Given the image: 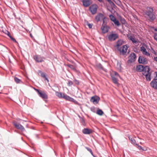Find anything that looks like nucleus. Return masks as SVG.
<instances>
[{"mask_svg":"<svg viewBox=\"0 0 157 157\" xmlns=\"http://www.w3.org/2000/svg\"><path fill=\"white\" fill-rule=\"evenodd\" d=\"M119 37L118 34L116 33H112L108 36V40L110 41H113L117 39Z\"/></svg>","mask_w":157,"mask_h":157,"instance_id":"nucleus-3","label":"nucleus"},{"mask_svg":"<svg viewBox=\"0 0 157 157\" xmlns=\"http://www.w3.org/2000/svg\"><path fill=\"white\" fill-rule=\"evenodd\" d=\"M83 122H84V120H83Z\"/></svg>","mask_w":157,"mask_h":157,"instance_id":"nucleus-48","label":"nucleus"},{"mask_svg":"<svg viewBox=\"0 0 157 157\" xmlns=\"http://www.w3.org/2000/svg\"><path fill=\"white\" fill-rule=\"evenodd\" d=\"M109 27L106 25H102L101 27V29L102 32L104 33H105L108 32Z\"/></svg>","mask_w":157,"mask_h":157,"instance_id":"nucleus-15","label":"nucleus"},{"mask_svg":"<svg viewBox=\"0 0 157 157\" xmlns=\"http://www.w3.org/2000/svg\"><path fill=\"white\" fill-rule=\"evenodd\" d=\"M127 36L128 39L129 40H131V39L132 38V37H133L134 36H132L130 34H127Z\"/></svg>","mask_w":157,"mask_h":157,"instance_id":"nucleus-33","label":"nucleus"},{"mask_svg":"<svg viewBox=\"0 0 157 157\" xmlns=\"http://www.w3.org/2000/svg\"><path fill=\"white\" fill-rule=\"evenodd\" d=\"M154 37L155 40L157 41V33H155L154 35Z\"/></svg>","mask_w":157,"mask_h":157,"instance_id":"nucleus-39","label":"nucleus"},{"mask_svg":"<svg viewBox=\"0 0 157 157\" xmlns=\"http://www.w3.org/2000/svg\"><path fill=\"white\" fill-rule=\"evenodd\" d=\"M104 17V15L103 14L99 13L95 17V18L96 21L98 22L100 21L101 19H102Z\"/></svg>","mask_w":157,"mask_h":157,"instance_id":"nucleus-13","label":"nucleus"},{"mask_svg":"<svg viewBox=\"0 0 157 157\" xmlns=\"http://www.w3.org/2000/svg\"><path fill=\"white\" fill-rule=\"evenodd\" d=\"M83 122H84V120H83Z\"/></svg>","mask_w":157,"mask_h":157,"instance_id":"nucleus-50","label":"nucleus"},{"mask_svg":"<svg viewBox=\"0 0 157 157\" xmlns=\"http://www.w3.org/2000/svg\"><path fill=\"white\" fill-rule=\"evenodd\" d=\"M0 93H1V92H0Z\"/></svg>","mask_w":157,"mask_h":157,"instance_id":"nucleus-51","label":"nucleus"},{"mask_svg":"<svg viewBox=\"0 0 157 157\" xmlns=\"http://www.w3.org/2000/svg\"><path fill=\"white\" fill-rule=\"evenodd\" d=\"M36 92H37L38 94H39V93H40L41 92V91H42L41 90L40 91L38 90L37 89H36Z\"/></svg>","mask_w":157,"mask_h":157,"instance_id":"nucleus-43","label":"nucleus"},{"mask_svg":"<svg viewBox=\"0 0 157 157\" xmlns=\"http://www.w3.org/2000/svg\"><path fill=\"white\" fill-rule=\"evenodd\" d=\"M112 78L113 82L115 84H117V78L114 77V76H112Z\"/></svg>","mask_w":157,"mask_h":157,"instance_id":"nucleus-28","label":"nucleus"},{"mask_svg":"<svg viewBox=\"0 0 157 157\" xmlns=\"http://www.w3.org/2000/svg\"><path fill=\"white\" fill-rule=\"evenodd\" d=\"M155 76L153 80H155V81H156V80H157V72H155Z\"/></svg>","mask_w":157,"mask_h":157,"instance_id":"nucleus-37","label":"nucleus"},{"mask_svg":"<svg viewBox=\"0 0 157 157\" xmlns=\"http://www.w3.org/2000/svg\"><path fill=\"white\" fill-rule=\"evenodd\" d=\"M33 58L36 62L38 63H41L44 62V59H45L44 57L38 55L34 56Z\"/></svg>","mask_w":157,"mask_h":157,"instance_id":"nucleus-5","label":"nucleus"},{"mask_svg":"<svg viewBox=\"0 0 157 157\" xmlns=\"http://www.w3.org/2000/svg\"><path fill=\"white\" fill-rule=\"evenodd\" d=\"M73 84V82L69 80L67 83L68 85L69 86H71Z\"/></svg>","mask_w":157,"mask_h":157,"instance_id":"nucleus-36","label":"nucleus"},{"mask_svg":"<svg viewBox=\"0 0 157 157\" xmlns=\"http://www.w3.org/2000/svg\"><path fill=\"white\" fill-rule=\"evenodd\" d=\"M87 25L89 28L91 29L92 28V27L93 26L92 24H90L89 23H88Z\"/></svg>","mask_w":157,"mask_h":157,"instance_id":"nucleus-38","label":"nucleus"},{"mask_svg":"<svg viewBox=\"0 0 157 157\" xmlns=\"http://www.w3.org/2000/svg\"><path fill=\"white\" fill-rule=\"evenodd\" d=\"M13 124L17 129L21 130L22 131L25 130L24 127L20 124L17 123L16 121L13 122Z\"/></svg>","mask_w":157,"mask_h":157,"instance_id":"nucleus-8","label":"nucleus"},{"mask_svg":"<svg viewBox=\"0 0 157 157\" xmlns=\"http://www.w3.org/2000/svg\"><path fill=\"white\" fill-rule=\"evenodd\" d=\"M121 23L123 24H125L126 23V21L124 18H122L121 20Z\"/></svg>","mask_w":157,"mask_h":157,"instance_id":"nucleus-35","label":"nucleus"},{"mask_svg":"<svg viewBox=\"0 0 157 157\" xmlns=\"http://www.w3.org/2000/svg\"><path fill=\"white\" fill-rule=\"evenodd\" d=\"M154 59L155 61L157 62V57H155Z\"/></svg>","mask_w":157,"mask_h":157,"instance_id":"nucleus-44","label":"nucleus"},{"mask_svg":"<svg viewBox=\"0 0 157 157\" xmlns=\"http://www.w3.org/2000/svg\"><path fill=\"white\" fill-rule=\"evenodd\" d=\"M135 44H138V41L137 39H136L134 36L130 40Z\"/></svg>","mask_w":157,"mask_h":157,"instance_id":"nucleus-22","label":"nucleus"},{"mask_svg":"<svg viewBox=\"0 0 157 157\" xmlns=\"http://www.w3.org/2000/svg\"><path fill=\"white\" fill-rule=\"evenodd\" d=\"M108 19L106 18L105 17H104L102 19L103 20V24L102 25H106V24L107 23V21Z\"/></svg>","mask_w":157,"mask_h":157,"instance_id":"nucleus-23","label":"nucleus"},{"mask_svg":"<svg viewBox=\"0 0 157 157\" xmlns=\"http://www.w3.org/2000/svg\"><path fill=\"white\" fill-rule=\"evenodd\" d=\"M128 138L132 144H136V141L134 139H133L132 138H131L130 136L128 137Z\"/></svg>","mask_w":157,"mask_h":157,"instance_id":"nucleus-26","label":"nucleus"},{"mask_svg":"<svg viewBox=\"0 0 157 157\" xmlns=\"http://www.w3.org/2000/svg\"><path fill=\"white\" fill-rule=\"evenodd\" d=\"M107 1L111 5L114 4V3L111 0H107Z\"/></svg>","mask_w":157,"mask_h":157,"instance_id":"nucleus-40","label":"nucleus"},{"mask_svg":"<svg viewBox=\"0 0 157 157\" xmlns=\"http://www.w3.org/2000/svg\"><path fill=\"white\" fill-rule=\"evenodd\" d=\"M97 113L100 115H102L103 113V112L101 110L99 109L97 110Z\"/></svg>","mask_w":157,"mask_h":157,"instance_id":"nucleus-29","label":"nucleus"},{"mask_svg":"<svg viewBox=\"0 0 157 157\" xmlns=\"http://www.w3.org/2000/svg\"><path fill=\"white\" fill-rule=\"evenodd\" d=\"M150 85L153 88L157 89V81L153 80L150 83Z\"/></svg>","mask_w":157,"mask_h":157,"instance_id":"nucleus-18","label":"nucleus"},{"mask_svg":"<svg viewBox=\"0 0 157 157\" xmlns=\"http://www.w3.org/2000/svg\"><path fill=\"white\" fill-rule=\"evenodd\" d=\"M83 5L85 7H87L90 5L92 2L91 0H82Z\"/></svg>","mask_w":157,"mask_h":157,"instance_id":"nucleus-11","label":"nucleus"},{"mask_svg":"<svg viewBox=\"0 0 157 157\" xmlns=\"http://www.w3.org/2000/svg\"><path fill=\"white\" fill-rule=\"evenodd\" d=\"M85 148L87 150V151H89L90 152V153L92 155L94 156L93 155V153L92 151V150L90 148L88 147H86Z\"/></svg>","mask_w":157,"mask_h":157,"instance_id":"nucleus-31","label":"nucleus"},{"mask_svg":"<svg viewBox=\"0 0 157 157\" xmlns=\"http://www.w3.org/2000/svg\"><path fill=\"white\" fill-rule=\"evenodd\" d=\"M123 41L122 40H118L117 42V46L118 49L120 46L123 44Z\"/></svg>","mask_w":157,"mask_h":157,"instance_id":"nucleus-21","label":"nucleus"},{"mask_svg":"<svg viewBox=\"0 0 157 157\" xmlns=\"http://www.w3.org/2000/svg\"><path fill=\"white\" fill-rule=\"evenodd\" d=\"M138 60L140 63L146 64L148 62L147 59L143 56H140Z\"/></svg>","mask_w":157,"mask_h":157,"instance_id":"nucleus-10","label":"nucleus"},{"mask_svg":"<svg viewBox=\"0 0 157 157\" xmlns=\"http://www.w3.org/2000/svg\"><path fill=\"white\" fill-rule=\"evenodd\" d=\"M67 66L70 68L72 70H75V67H74V66L72 65L69 64L67 65Z\"/></svg>","mask_w":157,"mask_h":157,"instance_id":"nucleus-32","label":"nucleus"},{"mask_svg":"<svg viewBox=\"0 0 157 157\" xmlns=\"http://www.w3.org/2000/svg\"><path fill=\"white\" fill-rule=\"evenodd\" d=\"M140 50L143 54L147 56H150V54L147 51L146 49L144 46L140 47Z\"/></svg>","mask_w":157,"mask_h":157,"instance_id":"nucleus-12","label":"nucleus"},{"mask_svg":"<svg viewBox=\"0 0 157 157\" xmlns=\"http://www.w3.org/2000/svg\"><path fill=\"white\" fill-rule=\"evenodd\" d=\"M7 32L8 33H9V32L8 31H7Z\"/></svg>","mask_w":157,"mask_h":157,"instance_id":"nucleus-46","label":"nucleus"},{"mask_svg":"<svg viewBox=\"0 0 157 157\" xmlns=\"http://www.w3.org/2000/svg\"><path fill=\"white\" fill-rule=\"evenodd\" d=\"M82 132L83 133L85 134H90L92 133V130L91 129L85 128L82 130Z\"/></svg>","mask_w":157,"mask_h":157,"instance_id":"nucleus-17","label":"nucleus"},{"mask_svg":"<svg viewBox=\"0 0 157 157\" xmlns=\"http://www.w3.org/2000/svg\"><path fill=\"white\" fill-rule=\"evenodd\" d=\"M83 122H84V120H83Z\"/></svg>","mask_w":157,"mask_h":157,"instance_id":"nucleus-49","label":"nucleus"},{"mask_svg":"<svg viewBox=\"0 0 157 157\" xmlns=\"http://www.w3.org/2000/svg\"><path fill=\"white\" fill-rule=\"evenodd\" d=\"M63 98L67 100L72 102L75 104H78V102L66 94L65 95H64Z\"/></svg>","mask_w":157,"mask_h":157,"instance_id":"nucleus-9","label":"nucleus"},{"mask_svg":"<svg viewBox=\"0 0 157 157\" xmlns=\"http://www.w3.org/2000/svg\"><path fill=\"white\" fill-rule=\"evenodd\" d=\"M38 73L39 74H40V76L44 78L45 80H47L48 82V78L46 77V74L45 73L43 72L40 70H38Z\"/></svg>","mask_w":157,"mask_h":157,"instance_id":"nucleus-19","label":"nucleus"},{"mask_svg":"<svg viewBox=\"0 0 157 157\" xmlns=\"http://www.w3.org/2000/svg\"><path fill=\"white\" fill-rule=\"evenodd\" d=\"M14 79L15 82L17 83H19L21 82V80L16 77H14Z\"/></svg>","mask_w":157,"mask_h":157,"instance_id":"nucleus-30","label":"nucleus"},{"mask_svg":"<svg viewBox=\"0 0 157 157\" xmlns=\"http://www.w3.org/2000/svg\"><path fill=\"white\" fill-rule=\"evenodd\" d=\"M136 71L139 72H143V75L145 76L146 80L150 81L151 79V75L150 72V69L148 66H144L141 65H137L136 67Z\"/></svg>","mask_w":157,"mask_h":157,"instance_id":"nucleus-1","label":"nucleus"},{"mask_svg":"<svg viewBox=\"0 0 157 157\" xmlns=\"http://www.w3.org/2000/svg\"><path fill=\"white\" fill-rule=\"evenodd\" d=\"M39 95L43 99H47L48 98L47 95L44 91H41V92L39 93Z\"/></svg>","mask_w":157,"mask_h":157,"instance_id":"nucleus-16","label":"nucleus"},{"mask_svg":"<svg viewBox=\"0 0 157 157\" xmlns=\"http://www.w3.org/2000/svg\"><path fill=\"white\" fill-rule=\"evenodd\" d=\"M136 145H137V146H138V148L140 149V150H144L143 149V148H142V147L140 146H139L138 144H136Z\"/></svg>","mask_w":157,"mask_h":157,"instance_id":"nucleus-42","label":"nucleus"},{"mask_svg":"<svg viewBox=\"0 0 157 157\" xmlns=\"http://www.w3.org/2000/svg\"><path fill=\"white\" fill-rule=\"evenodd\" d=\"M56 95L59 98H63V97L64 95H65L66 94H62L61 92H56Z\"/></svg>","mask_w":157,"mask_h":157,"instance_id":"nucleus-20","label":"nucleus"},{"mask_svg":"<svg viewBox=\"0 0 157 157\" xmlns=\"http://www.w3.org/2000/svg\"><path fill=\"white\" fill-rule=\"evenodd\" d=\"M109 17L110 18L111 21H113L114 20H115L116 19H117L113 15L110 14L109 16Z\"/></svg>","mask_w":157,"mask_h":157,"instance_id":"nucleus-27","label":"nucleus"},{"mask_svg":"<svg viewBox=\"0 0 157 157\" xmlns=\"http://www.w3.org/2000/svg\"><path fill=\"white\" fill-rule=\"evenodd\" d=\"M100 100V98L97 96L92 97L90 100V101L94 103H98Z\"/></svg>","mask_w":157,"mask_h":157,"instance_id":"nucleus-14","label":"nucleus"},{"mask_svg":"<svg viewBox=\"0 0 157 157\" xmlns=\"http://www.w3.org/2000/svg\"><path fill=\"white\" fill-rule=\"evenodd\" d=\"M9 87L10 88V89H12V87Z\"/></svg>","mask_w":157,"mask_h":157,"instance_id":"nucleus-47","label":"nucleus"},{"mask_svg":"<svg viewBox=\"0 0 157 157\" xmlns=\"http://www.w3.org/2000/svg\"><path fill=\"white\" fill-rule=\"evenodd\" d=\"M128 47L127 45H123V46L119 49L120 52V54L123 55H125L126 53Z\"/></svg>","mask_w":157,"mask_h":157,"instance_id":"nucleus-6","label":"nucleus"},{"mask_svg":"<svg viewBox=\"0 0 157 157\" xmlns=\"http://www.w3.org/2000/svg\"><path fill=\"white\" fill-rule=\"evenodd\" d=\"M153 8L150 7L147 8V10L145 13V14L149 18L150 21H153L156 18L155 15L153 13Z\"/></svg>","mask_w":157,"mask_h":157,"instance_id":"nucleus-2","label":"nucleus"},{"mask_svg":"<svg viewBox=\"0 0 157 157\" xmlns=\"http://www.w3.org/2000/svg\"><path fill=\"white\" fill-rule=\"evenodd\" d=\"M116 4L119 6H121V3L120 0H113Z\"/></svg>","mask_w":157,"mask_h":157,"instance_id":"nucleus-25","label":"nucleus"},{"mask_svg":"<svg viewBox=\"0 0 157 157\" xmlns=\"http://www.w3.org/2000/svg\"><path fill=\"white\" fill-rule=\"evenodd\" d=\"M97 67H98V68H99V69H103V66H102V65L101 64L98 63L97 64Z\"/></svg>","mask_w":157,"mask_h":157,"instance_id":"nucleus-34","label":"nucleus"},{"mask_svg":"<svg viewBox=\"0 0 157 157\" xmlns=\"http://www.w3.org/2000/svg\"><path fill=\"white\" fill-rule=\"evenodd\" d=\"M100 2H103V0H98Z\"/></svg>","mask_w":157,"mask_h":157,"instance_id":"nucleus-45","label":"nucleus"},{"mask_svg":"<svg viewBox=\"0 0 157 157\" xmlns=\"http://www.w3.org/2000/svg\"><path fill=\"white\" fill-rule=\"evenodd\" d=\"M113 22L114 23L115 25L119 27L121 25L120 23L117 19L114 20Z\"/></svg>","mask_w":157,"mask_h":157,"instance_id":"nucleus-24","label":"nucleus"},{"mask_svg":"<svg viewBox=\"0 0 157 157\" xmlns=\"http://www.w3.org/2000/svg\"><path fill=\"white\" fill-rule=\"evenodd\" d=\"M114 75L116 76L117 77H120V76L119 75V74L116 72H114Z\"/></svg>","mask_w":157,"mask_h":157,"instance_id":"nucleus-41","label":"nucleus"},{"mask_svg":"<svg viewBox=\"0 0 157 157\" xmlns=\"http://www.w3.org/2000/svg\"><path fill=\"white\" fill-rule=\"evenodd\" d=\"M136 58V56L135 53H132L128 57V63H132L134 62Z\"/></svg>","mask_w":157,"mask_h":157,"instance_id":"nucleus-7","label":"nucleus"},{"mask_svg":"<svg viewBox=\"0 0 157 157\" xmlns=\"http://www.w3.org/2000/svg\"><path fill=\"white\" fill-rule=\"evenodd\" d=\"M98 6L96 4L92 5L89 7V10L92 14H95L97 12Z\"/></svg>","mask_w":157,"mask_h":157,"instance_id":"nucleus-4","label":"nucleus"}]
</instances>
